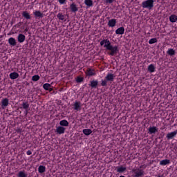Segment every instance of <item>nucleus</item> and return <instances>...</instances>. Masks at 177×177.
I'll return each instance as SVG.
<instances>
[{"label": "nucleus", "mask_w": 177, "mask_h": 177, "mask_svg": "<svg viewBox=\"0 0 177 177\" xmlns=\"http://www.w3.org/2000/svg\"><path fill=\"white\" fill-rule=\"evenodd\" d=\"M28 107H30V104H28V102H23L22 107H20V109H24V110L26 111L27 114V111H28Z\"/></svg>", "instance_id": "nucleus-21"}, {"label": "nucleus", "mask_w": 177, "mask_h": 177, "mask_svg": "<svg viewBox=\"0 0 177 177\" xmlns=\"http://www.w3.org/2000/svg\"><path fill=\"white\" fill-rule=\"evenodd\" d=\"M25 31H26V32L28 31V29L26 28V29H25Z\"/></svg>", "instance_id": "nucleus-41"}, {"label": "nucleus", "mask_w": 177, "mask_h": 177, "mask_svg": "<svg viewBox=\"0 0 177 177\" xmlns=\"http://www.w3.org/2000/svg\"><path fill=\"white\" fill-rule=\"evenodd\" d=\"M115 24H117V19H112L108 22L109 27H115Z\"/></svg>", "instance_id": "nucleus-15"}, {"label": "nucleus", "mask_w": 177, "mask_h": 177, "mask_svg": "<svg viewBox=\"0 0 177 177\" xmlns=\"http://www.w3.org/2000/svg\"><path fill=\"white\" fill-rule=\"evenodd\" d=\"M157 132H158V128L156 127H149L148 128V133H149L150 135L157 133Z\"/></svg>", "instance_id": "nucleus-5"}, {"label": "nucleus", "mask_w": 177, "mask_h": 177, "mask_svg": "<svg viewBox=\"0 0 177 177\" xmlns=\"http://www.w3.org/2000/svg\"><path fill=\"white\" fill-rule=\"evenodd\" d=\"M102 86H107V80H102Z\"/></svg>", "instance_id": "nucleus-35"}, {"label": "nucleus", "mask_w": 177, "mask_h": 177, "mask_svg": "<svg viewBox=\"0 0 177 177\" xmlns=\"http://www.w3.org/2000/svg\"><path fill=\"white\" fill-rule=\"evenodd\" d=\"M47 91H49V92H52V91H53V88L51 86Z\"/></svg>", "instance_id": "nucleus-40"}, {"label": "nucleus", "mask_w": 177, "mask_h": 177, "mask_svg": "<svg viewBox=\"0 0 177 177\" xmlns=\"http://www.w3.org/2000/svg\"><path fill=\"white\" fill-rule=\"evenodd\" d=\"M9 106V99L4 98L1 100V109H5Z\"/></svg>", "instance_id": "nucleus-6"}, {"label": "nucleus", "mask_w": 177, "mask_h": 177, "mask_svg": "<svg viewBox=\"0 0 177 177\" xmlns=\"http://www.w3.org/2000/svg\"><path fill=\"white\" fill-rule=\"evenodd\" d=\"M88 85L92 88L96 89L97 88V85H99V82L97 80H92L90 81V84Z\"/></svg>", "instance_id": "nucleus-10"}, {"label": "nucleus", "mask_w": 177, "mask_h": 177, "mask_svg": "<svg viewBox=\"0 0 177 177\" xmlns=\"http://www.w3.org/2000/svg\"><path fill=\"white\" fill-rule=\"evenodd\" d=\"M18 177H27L28 176V174L24 172V171H20L19 173H18V175H17Z\"/></svg>", "instance_id": "nucleus-30"}, {"label": "nucleus", "mask_w": 177, "mask_h": 177, "mask_svg": "<svg viewBox=\"0 0 177 177\" xmlns=\"http://www.w3.org/2000/svg\"><path fill=\"white\" fill-rule=\"evenodd\" d=\"M127 171V167L120 166L117 167V172H119V174H121L122 172H125Z\"/></svg>", "instance_id": "nucleus-23"}, {"label": "nucleus", "mask_w": 177, "mask_h": 177, "mask_svg": "<svg viewBox=\"0 0 177 177\" xmlns=\"http://www.w3.org/2000/svg\"><path fill=\"white\" fill-rule=\"evenodd\" d=\"M17 132H20V129H18V130H17Z\"/></svg>", "instance_id": "nucleus-42"}, {"label": "nucleus", "mask_w": 177, "mask_h": 177, "mask_svg": "<svg viewBox=\"0 0 177 177\" xmlns=\"http://www.w3.org/2000/svg\"><path fill=\"white\" fill-rule=\"evenodd\" d=\"M168 164H171V160L168 159H165L160 162V165H168Z\"/></svg>", "instance_id": "nucleus-24"}, {"label": "nucleus", "mask_w": 177, "mask_h": 177, "mask_svg": "<svg viewBox=\"0 0 177 177\" xmlns=\"http://www.w3.org/2000/svg\"><path fill=\"white\" fill-rule=\"evenodd\" d=\"M73 106L74 110L76 111H80V110H81V102H75Z\"/></svg>", "instance_id": "nucleus-13"}, {"label": "nucleus", "mask_w": 177, "mask_h": 177, "mask_svg": "<svg viewBox=\"0 0 177 177\" xmlns=\"http://www.w3.org/2000/svg\"><path fill=\"white\" fill-rule=\"evenodd\" d=\"M22 16L24 19H26V20H31V15H30V13L27 11H23Z\"/></svg>", "instance_id": "nucleus-16"}, {"label": "nucleus", "mask_w": 177, "mask_h": 177, "mask_svg": "<svg viewBox=\"0 0 177 177\" xmlns=\"http://www.w3.org/2000/svg\"><path fill=\"white\" fill-rule=\"evenodd\" d=\"M86 74L88 75V77H92V75H95L96 73H95V70L88 68L86 71Z\"/></svg>", "instance_id": "nucleus-17"}, {"label": "nucleus", "mask_w": 177, "mask_h": 177, "mask_svg": "<svg viewBox=\"0 0 177 177\" xmlns=\"http://www.w3.org/2000/svg\"><path fill=\"white\" fill-rule=\"evenodd\" d=\"M101 46H103L106 48V50H109L108 55L109 56H115L120 52V48L118 46L111 45V42L109 39H103L100 41Z\"/></svg>", "instance_id": "nucleus-1"}, {"label": "nucleus", "mask_w": 177, "mask_h": 177, "mask_svg": "<svg viewBox=\"0 0 177 177\" xmlns=\"http://www.w3.org/2000/svg\"><path fill=\"white\" fill-rule=\"evenodd\" d=\"M70 9L72 13H77V12H78V7H77V4L75 3H72L70 5Z\"/></svg>", "instance_id": "nucleus-8"}, {"label": "nucleus", "mask_w": 177, "mask_h": 177, "mask_svg": "<svg viewBox=\"0 0 177 177\" xmlns=\"http://www.w3.org/2000/svg\"><path fill=\"white\" fill-rule=\"evenodd\" d=\"M33 15L35 19H42L44 18V13L41 12L39 10H36L33 12Z\"/></svg>", "instance_id": "nucleus-9"}, {"label": "nucleus", "mask_w": 177, "mask_h": 177, "mask_svg": "<svg viewBox=\"0 0 177 177\" xmlns=\"http://www.w3.org/2000/svg\"><path fill=\"white\" fill-rule=\"evenodd\" d=\"M106 3H113V0H106Z\"/></svg>", "instance_id": "nucleus-39"}, {"label": "nucleus", "mask_w": 177, "mask_h": 177, "mask_svg": "<svg viewBox=\"0 0 177 177\" xmlns=\"http://www.w3.org/2000/svg\"><path fill=\"white\" fill-rule=\"evenodd\" d=\"M124 32L125 28L124 27H120L115 30V34H117L118 35H122V34H124Z\"/></svg>", "instance_id": "nucleus-14"}, {"label": "nucleus", "mask_w": 177, "mask_h": 177, "mask_svg": "<svg viewBox=\"0 0 177 177\" xmlns=\"http://www.w3.org/2000/svg\"><path fill=\"white\" fill-rule=\"evenodd\" d=\"M84 81V77H77L76 78V82H82Z\"/></svg>", "instance_id": "nucleus-36"}, {"label": "nucleus", "mask_w": 177, "mask_h": 177, "mask_svg": "<svg viewBox=\"0 0 177 177\" xmlns=\"http://www.w3.org/2000/svg\"><path fill=\"white\" fill-rule=\"evenodd\" d=\"M82 132L86 136H89L92 133V131L90 129H84Z\"/></svg>", "instance_id": "nucleus-25"}, {"label": "nucleus", "mask_w": 177, "mask_h": 177, "mask_svg": "<svg viewBox=\"0 0 177 177\" xmlns=\"http://www.w3.org/2000/svg\"><path fill=\"white\" fill-rule=\"evenodd\" d=\"M158 177H162V176H158Z\"/></svg>", "instance_id": "nucleus-44"}, {"label": "nucleus", "mask_w": 177, "mask_h": 177, "mask_svg": "<svg viewBox=\"0 0 177 177\" xmlns=\"http://www.w3.org/2000/svg\"><path fill=\"white\" fill-rule=\"evenodd\" d=\"M84 3L86 6H93V1L92 0H84Z\"/></svg>", "instance_id": "nucleus-27"}, {"label": "nucleus", "mask_w": 177, "mask_h": 177, "mask_svg": "<svg viewBox=\"0 0 177 177\" xmlns=\"http://www.w3.org/2000/svg\"><path fill=\"white\" fill-rule=\"evenodd\" d=\"M8 44L11 46H16L17 41H16V39L13 37H10L8 39Z\"/></svg>", "instance_id": "nucleus-12"}, {"label": "nucleus", "mask_w": 177, "mask_h": 177, "mask_svg": "<svg viewBox=\"0 0 177 177\" xmlns=\"http://www.w3.org/2000/svg\"><path fill=\"white\" fill-rule=\"evenodd\" d=\"M169 21L171 23H176V21H177V16L175 15H171L169 17Z\"/></svg>", "instance_id": "nucleus-22"}, {"label": "nucleus", "mask_w": 177, "mask_h": 177, "mask_svg": "<svg viewBox=\"0 0 177 177\" xmlns=\"http://www.w3.org/2000/svg\"><path fill=\"white\" fill-rule=\"evenodd\" d=\"M167 55H169V56H174L175 55V50H174V48H169L167 51Z\"/></svg>", "instance_id": "nucleus-29"}, {"label": "nucleus", "mask_w": 177, "mask_h": 177, "mask_svg": "<svg viewBox=\"0 0 177 177\" xmlns=\"http://www.w3.org/2000/svg\"><path fill=\"white\" fill-rule=\"evenodd\" d=\"M39 75H36L32 77V80L35 82L39 81Z\"/></svg>", "instance_id": "nucleus-34"}, {"label": "nucleus", "mask_w": 177, "mask_h": 177, "mask_svg": "<svg viewBox=\"0 0 177 177\" xmlns=\"http://www.w3.org/2000/svg\"><path fill=\"white\" fill-rule=\"evenodd\" d=\"M66 0H58V2L60 3V5H64L66 3Z\"/></svg>", "instance_id": "nucleus-37"}, {"label": "nucleus", "mask_w": 177, "mask_h": 177, "mask_svg": "<svg viewBox=\"0 0 177 177\" xmlns=\"http://www.w3.org/2000/svg\"><path fill=\"white\" fill-rule=\"evenodd\" d=\"M154 2H156V0H145L142 2L141 6L143 9L151 10L154 8Z\"/></svg>", "instance_id": "nucleus-2"}, {"label": "nucleus", "mask_w": 177, "mask_h": 177, "mask_svg": "<svg viewBox=\"0 0 177 177\" xmlns=\"http://www.w3.org/2000/svg\"><path fill=\"white\" fill-rule=\"evenodd\" d=\"M55 132L58 134V135H63V133H64V132H66V128L62 127V126H59L57 127Z\"/></svg>", "instance_id": "nucleus-4"}, {"label": "nucleus", "mask_w": 177, "mask_h": 177, "mask_svg": "<svg viewBox=\"0 0 177 177\" xmlns=\"http://www.w3.org/2000/svg\"><path fill=\"white\" fill-rule=\"evenodd\" d=\"M26 154L28 156H31L32 154V152L30 150L27 151Z\"/></svg>", "instance_id": "nucleus-38"}, {"label": "nucleus", "mask_w": 177, "mask_h": 177, "mask_svg": "<svg viewBox=\"0 0 177 177\" xmlns=\"http://www.w3.org/2000/svg\"><path fill=\"white\" fill-rule=\"evenodd\" d=\"M57 19H59V20H64L65 16L63 15L62 13H58V14L57 15Z\"/></svg>", "instance_id": "nucleus-32"}, {"label": "nucleus", "mask_w": 177, "mask_h": 177, "mask_svg": "<svg viewBox=\"0 0 177 177\" xmlns=\"http://www.w3.org/2000/svg\"><path fill=\"white\" fill-rule=\"evenodd\" d=\"M46 169V167H45V166L40 165L38 168V171L39 172V174H44Z\"/></svg>", "instance_id": "nucleus-28"}, {"label": "nucleus", "mask_w": 177, "mask_h": 177, "mask_svg": "<svg viewBox=\"0 0 177 177\" xmlns=\"http://www.w3.org/2000/svg\"><path fill=\"white\" fill-rule=\"evenodd\" d=\"M59 125L61 127H68V121L66 120H63L59 122Z\"/></svg>", "instance_id": "nucleus-26"}, {"label": "nucleus", "mask_w": 177, "mask_h": 177, "mask_svg": "<svg viewBox=\"0 0 177 177\" xmlns=\"http://www.w3.org/2000/svg\"><path fill=\"white\" fill-rule=\"evenodd\" d=\"M53 93L56 94V93L55 91H53Z\"/></svg>", "instance_id": "nucleus-43"}, {"label": "nucleus", "mask_w": 177, "mask_h": 177, "mask_svg": "<svg viewBox=\"0 0 177 177\" xmlns=\"http://www.w3.org/2000/svg\"><path fill=\"white\" fill-rule=\"evenodd\" d=\"M19 77V73L16 72H12L10 74V78L11 80H16Z\"/></svg>", "instance_id": "nucleus-20"}, {"label": "nucleus", "mask_w": 177, "mask_h": 177, "mask_svg": "<svg viewBox=\"0 0 177 177\" xmlns=\"http://www.w3.org/2000/svg\"><path fill=\"white\" fill-rule=\"evenodd\" d=\"M18 42L22 44L24 41H26V36L23 34H19L17 37Z\"/></svg>", "instance_id": "nucleus-19"}, {"label": "nucleus", "mask_w": 177, "mask_h": 177, "mask_svg": "<svg viewBox=\"0 0 177 177\" xmlns=\"http://www.w3.org/2000/svg\"><path fill=\"white\" fill-rule=\"evenodd\" d=\"M114 78H115V76L114 75V74L112 73H108L105 77V80L111 82H113V81H114Z\"/></svg>", "instance_id": "nucleus-11"}, {"label": "nucleus", "mask_w": 177, "mask_h": 177, "mask_svg": "<svg viewBox=\"0 0 177 177\" xmlns=\"http://www.w3.org/2000/svg\"><path fill=\"white\" fill-rule=\"evenodd\" d=\"M176 135H177V130L167 133L166 136V138L168 140H169L171 139H174L175 136H176Z\"/></svg>", "instance_id": "nucleus-7"}, {"label": "nucleus", "mask_w": 177, "mask_h": 177, "mask_svg": "<svg viewBox=\"0 0 177 177\" xmlns=\"http://www.w3.org/2000/svg\"><path fill=\"white\" fill-rule=\"evenodd\" d=\"M134 177H142L145 175V171L142 169H136L133 171Z\"/></svg>", "instance_id": "nucleus-3"}, {"label": "nucleus", "mask_w": 177, "mask_h": 177, "mask_svg": "<svg viewBox=\"0 0 177 177\" xmlns=\"http://www.w3.org/2000/svg\"><path fill=\"white\" fill-rule=\"evenodd\" d=\"M156 42H157V38H152L149 41V45H153V44H156Z\"/></svg>", "instance_id": "nucleus-33"}, {"label": "nucleus", "mask_w": 177, "mask_h": 177, "mask_svg": "<svg viewBox=\"0 0 177 177\" xmlns=\"http://www.w3.org/2000/svg\"><path fill=\"white\" fill-rule=\"evenodd\" d=\"M51 86L52 85H50L49 83H46L43 85V88L45 89V91H48V89H49Z\"/></svg>", "instance_id": "nucleus-31"}, {"label": "nucleus", "mask_w": 177, "mask_h": 177, "mask_svg": "<svg viewBox=\"0 0 177 177\" xmlns=\"http://www.w3.org/2000/svg\"><path fill=\"white\" fill-rule=\"evenodd\" d=\"M148 73H154L156 71V66L154 64H151L147 68Z\"/></svg>", "instance_id": "nucleus-18"}]
</instances>
